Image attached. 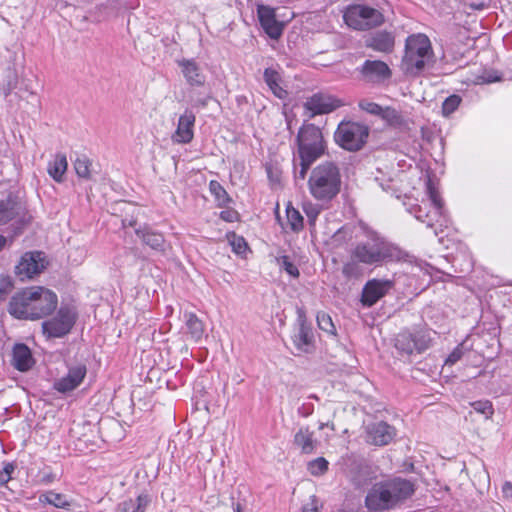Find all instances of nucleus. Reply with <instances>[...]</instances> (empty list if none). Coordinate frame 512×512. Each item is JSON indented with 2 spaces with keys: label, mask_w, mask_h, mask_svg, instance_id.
Wrapping results in <instances>:
<instances>
[{
  "label": "nucleus",
  "mask_w": 512,
  "mask_h": 512,
  "mask_svg": "<svg viewBox=\"0 0 512 512\" xmlns=\"http://www.w3.org/2000/svg\"><path fill=\"white\" fill-rule=\"evenodd\" d=\"M316 319L318 327L321 330L331 335L336 334V328L329 314L325 312H318Z\"/></svg>",
  "instance_id": "nucleus-38"
},
{
  "label": "nucleus",
  "mask_w": 512,
  "mask_h": 512,
  "mask_svg": "<svg viewBox=\"0 0 512 512\" xmlns=\"http://www.w3.org/2000/svg\"><path fill=\"white\" fill-rule=\"evenodd\" d=\"M238 213L233 209H226L220 212V218L226 222H234L237 220Z\"/></svg>",
  "instance_id": "nucleus-50"
},
{
  "label": "nucleus",
  "mask_w": 512,
  "mask_h": 512,
  "mask_svg": "<svg viewBox=\"0 0 512 512\" xmlns=\"http://www.w3.org/2000/svg\"><path fill=\"white\" fill-rule=\"evenodd\" d=\"M32 305L34 308V317L36 319L50 315L57 307L58 297L53 291L44 287H31Z\"/></svg>",
  "instance_id": "nucleus-12"
},
{
  "label": "nucleus",
  "mask_w": 512,
  "mask_h": 512,
  "mask_svg": "<svg viewBox=\"0 0 512 512\" xmlns=\"http://www.w3.org/2000/svg\"><path fill=\"white\" fill-rule=\"evenodd\" d=\"M434 61V52L429 37L423 33L409 35L405 40L401 70L406 75L418 76Z\"/></svg>",
  "instance_id": "nucleus-3"
},
{
  "label": "nucleus",
  "mask_w": 512,
  "mask_h": 512,
  "mask_svg": "<svg viewBox=\"0 0 512 512\" xmlns=\"http://www.w3.org/2000/svg\"><path fill=\"white\" fill-rule=\"evenodd\" d=\"M296 314L292 341L298 351L308 353L312 350L314 343L312 327L307 321L306 311L303 307H297Z\"/></svg>",
  "instance_id": "nucleus-11"
},
{
  "label": "nucleus",
  "mask_w": 512,
  "mask_h": 512,
  "mask_svg": "<svg viewBox=\"0 0 512 512\" xmlns=\"http://www.w3.org/2000/svg\"><path fill=\"white\" fill-rule=\"evenodd\" d=\"M499 79L500 78L498 76H494L492 73H488V74L485 73L478 77L477 83H481V84L493 83V82L498 81Z\"/></svg>",
  "instance_id": "nucleus-51"
},
{
  "label": "nucleus",
  "mask_w": 512,
  "mask_h": 512,
  "mask_svg": "<svg viewBox=\"0 0 512 512\" xmlns=\"http://www.w3.org/2000/svg\"><path fill=\"white\" fill-rule=\"evenodd\" d=\"M68 162L63 153L55 154L54 158L48 163L47 172L56 182L61 183L67 170Z\"/></svg>",
  "instance_id": "nucleus-29"
},
{
  "label": "nucleus",
  "mask_w": 512,
  "mask_h": 512,
  "mask_svg": "<svg viewBox=\"0 0 512 512\" xmlns=\"http://www.w3.org/2000/svg\"><path fill=\"white\" fill-rule=\"evenodd\" d=\"M177 64L189 85L200 87L205 84V75L195 59L183 58L177 60Z\"/></svg>",
  "instance_id": "nucleus-21"
},
{
  "label": "nucleus",
  "mask_w": 512,
  "mask_h": 512,
  "mask_svg": "<svg viewBox=\"0 0 512 512\" xmlns=\"http://www.w3.org/2000/svg\"><path fill=\"white\" fill-rule=\"evenodd\" d=\"M314 162H307L303 161L302 159H299V167L297 166V163L294 164V175L296 179L304 180L306 178V174L310 168V166Z\"/></svg>",
  "instance_id": "nucleus-48"
},
{
  "label": "nucleus",
  "mask_w": 512,
  "mask_h": 512,
  "mask_svg": "<svg viewBox=\"0 0 512 512\" xmlns=\"http://www.w3.org/2000/svg\"><path fill=\"white\" fill-rule=\"evenodd\" d=\"M32 295H34V293H31L30 288L16 293L9 303L10 314L18 319L35 320L33 314L34 308L31 301Z\"/></svg>",
  "instance_id": "nucleus-18"
},
{
  "label": "nucleus",
  "mask_w": 512,
  "mask_h": 512,
  "mask_svg": "<svg viewBox=\"0 0 512 512\" xmlns=\"http://www.w3.org/2000/svg\"><path fill=\"white\" fill-rule=\"evenodd\" d=\"M502 491L506 497L512 498V483L505 482Z\"/></svg>",
  "instance_id": "nucleus-54"
},
{
  "label": "nucleus",
  "mask_w": 512,
  "mask_h": 512,
  "mask_svg": "<svg viewBox=\"0 0 512 512\" xmlns=\"http://www.w3.org/2000/svg\"><path fill=\"white\" fill-rule=\"evenodd\" d=\"M230 245L233 252H235L237 255L245 254L248 249V245L245 239L241 236H237L236 234L232 235V238L230 239Z\"/></svg>",
  "instance_id": "nucleus-43"
},
{
  "label": "nucleus",
  "mask_w": 512,
  "mask_h": 512,
  "mask_svg": "<svg viewBox=\"0 0 512 512\" xmlns=\"http://www.w3.org/2000/svg\"><path fill=\"white\" fill-rule=\"evenodd\" d=\"M264 81L270 91L279 99H285L288 92L281 86L282 78L278 71L273 68L264 70Z\"/></svg>",
  "instance_id": "nucleus-28"
},
{
  "label": "nucleus",
  "mask_w": 512,
  "mask_h": 512,
  "mask_svg": "<svg viewBox=\"0 0 512 512\" xmlns=\"http://www.w3.org/2000/svg\"><path fill=\"white\" fill-rule=\"evenodd\" d=\"M74 169L78 177L87 180L92 178L91 162L87 157H78L74 162Z\"/></svg>",
  "instance_id": "nucleus-35"
},
{
  "label": "nucleus",
  "mask_w": 512,
  "mask_h": 512,
  "mask_svg": "<svg viewBox=\"0 0 512 512\" xmlns=\"http://www.w3.org/2000/svg\"><path fill=\"white\" fill-rule=\"evenodd\" d=\"M46 263L44 253L39 251L27 252L16 265L15 273L22 281L31 279L44 270Z\"/></svg>",
  "instance_id": "nucleus-13"
},
{
  "label": "nucleus",
  "mask_w": 512,
  "mask_h": 512,
  "mask_svg": "<svg viewBox=\"0 0 512 512\" xmlns=\"http://www.w3.org/2000/svg\"><path fill=\"white\" fill-rule=\"evenodd\" d=\"M39 502L43 505H52L55 508L68 510L72 505V500L63 493L48 490L39 495Z\"/></svg>",
  "instance_id": "nucleus-27"
},
{
  "label": "nucleus",
  "mask_w": 512,
  "mask_h": 512,
  "mask_svg": "<svg viewBox=\"0 0 512 512\" xmlns=\"http://www.w3.org/2000/svg\"><path fill=\"white\" fill-rule=\"evenodd\" d=\"M472 407L476 412L483 414L486 418L493 414V406L488 400L473 402Z\"/></svg>",
  "instance_id": "nucleus-45"
},
{
  "label": "nucleus",
  "mask_w": 512,
  "mask_h": 512,
  "mask_svg": "<svg viewBox=\"0 0 512 512\" xmlns=\"http://www.w3.org/2000/svg\"><path fill=\"white\" fill-rule=\"evenodd\" d=\"M360 72L363 79L370 83H380L391 77L389 66L381 60H366Z\"/></svg>",
  "instance_id": "nucleus-19"
},
{
  "label": "nucleus",
  "mask_w": 512,
  "mask_h": 512,
  "mask_svg": "<svg viewBox=\"0 0 512 512\" xmlns=\"http://www.w3.org/2000/svg\"><path fill=\"white\" fill-rule=\"evenodd\" d=\"M415 492L412 481L401 477L377 482L368 490L365 506L371 512L393 510Z\"/></svg>",
  "instance_id": "nucleus-1"
},
{
  "label": "nucleus",
  "mask_w": 512,
  "mask_h": 512,
  "mask_svg": "<svg viewBox=\"0 0 512 512\" xmlns=\"http://www.w3.org/2000/svg\"><path fill=\"white\" fill-rule=\"evenodd\" d=\"M15 470V465L12 462H8L4 465L0 471V485H6L12 478V473Z\"/></svg>",
  "instance_id": "nucleus-49"
},
{
  "label": "nucleus",
  "mask_w": 512,
  "mask_h": 512,
  "mask_svg": "<svg viewBox=\"0 0 512 512\" xmlns=\"http://www.w3.org/2000/svg\"><path fill=\"white\" fill-rule=\"evenodd\" d=\"M303 210L307 216L309 225L314 226L321 212L320 206L311 202H306L303 204Z\"/></svg>",
  "instance_id": "nucleus-42"
},
{
  "label": "nucleus",
  "mask_w": 512,
  "mask_h": 512,
  "mask_svg": "<svg viewBox=\"0 0 512 512\" xmlns=\"http://www.w3.org/2000/svg\"><path fill=\"white\" fill-rule=\"evenodd\" d=\"M298 158L307 162H315L325 152V144L321 130L314 124L300 128L297 135Z\"/></svg>",
  "instance_id": "nucleus-6"
},
{
  "label": "nucleus",
  "mask_w": 512,
  "mask_h": 512,
  "mask_svg": "<svg viewBox=\"0 0 512 512\" xmlns=\"http://www.w3.org/2000/svg\"><path fill=\"white\" fill-rule=\"evenodd\" d=\"M343 18L350 28L359 31L370 30L384 22V16L379 10L364 4L349 5Z\"/></svg>",
  "instance_id": "nucleus-7"
},
{
  "label": "nucleus",
  "mask_w": 512,
  "mask_h": 512,
  "mask_svg": "<svg viewBox=\"0 0 512 512\" xmlns=\"http://www.w3.org/2000/svg\"><path fill=\"white\" fill-rule=\"evenodd\" d=\"M412 334L413 341L415 342V351L421 353L429 348L431 342L429 331L420 329L412 332Z\"/></svg>",
  "instance_id": "nucleus-34"
},
{
  "label": "nucleus",
  "mask_w": 512,
  "mask_h": 512,
  "mask_svg": "<svg viewBox=\"0 0 512 512\" xmlns=\"http://www.w3.org/2000/svg\"><path fill=\"white\" fill-rule=\"evenodd\" d=\"M6 244V238L2 235H0V250L5 246Z\"/></svg>",
  "instance_id": "nucleus-57"
},
{
  "label": "nucleus",
  "mask_w": 512,
  "mask_h": 512,
  "mask_svg": "<svg viewBox=\"0 0 512 512\" xmlns=\"http://www.w3.org/2000/svg\"><path fill=\"white\" fill-rule=\"evenodd\" d=\"M464 355L463 343L457 345L445 360L444 366H453Z\"/></svg>",
  "instance_id": "nucleus-46"
},
{
  "label": "nucleus",
  "mask_w": 512,
  "mask_h": 512,
  "mask_svg": "<svg viewBox=\"0 0 512 512\" xmlns=\"http://www.w3.org/2000/svg\"><path fill=\"white\" fill-rule=\"evenodd\" d=\"M136 235L142 240L143 244L156 252H164L167 247L164 236L154 231L150 226L144 225L135 229Z\"/></svg>",
  "instance_id": "nucleus-22"
},
{
  "label": "nucleus",
  "mask_w": 512,
  "mask_h": 512,
  "mask_svg": "<svg viewBox=\"0 0 512 512\" xmlns=\"http://www.w3.org/2000/svg\"><path fill=\"white\" fill-rule=\"evenodd\" d=\"M66 368L67 373L53 383V389L61 394L76 390L87 375V366L83 361L67 362Z\"/></svg>",
  "instance_id": "nucleus-10"
},
{
  "label": "nucleus",
  "mask_w": 512,
  "mask_h": 512,
  "mask_svg": "<svg viewBox=\"0 0 512 512\" xmlns=\"http://www.w3.org/2000/svg\"><path fill=\"white\" fill-rule=\"evenodd\" d=\"M184 319L187 332L191 339L195 342L200 341L205 331L203 322L192 312H186L184 314Z\"/></svg>",
  "instance_id": "nucleus-30"
},
{
  "label": "nucleus",
  "mask_w": 512,
  "mask_h": 512,
  "mask_svg": "<svg viewBox=\"0 0 512 512\" xmlns=\"http://www.w3.org/2000/svg\"><path fill=\"white\" fill-rule=\"evenodd\" d=\"M302 512H319L318 503L315 496L311 497V502L303 507Z\"/></svg>",
  "instance_id": "nucleus-52"
},
{
  "label": "nucleus",
  "mask_w": 512,
  "mask_h": 512,
  "mask_svg": "<svg viewBox=\"0 0 512 512\" xmlns=\"http://www.w3.org/2000/svg\"><path fill=\"white\" fill-rule=\"evenodd\" d=\"M207 104L206 100L205 99H202V100H197L195 102V106H201V107H205Z\"/></svg>",
  "instance_id": "nucleus-56"
},
{
  "label": "nucleus",
  "mask_w": 512,
  "mask_h": 512,
  "mask_svg": "<svg viewBox=\"0 0 512 512\" xmlns=\"http://www.w3.org/2000/svg\"><path fill=\"white\" fill-rule=\"evenodd\" d=\"M379 117L386 121L389 125H395L400 122L401 116L399 112L392 107H382Z\"/></svg>",
  "instance_id": "nucleus-41"
},
{
  "label": "nucleus",
  "mask_w": 512,
  "mask_h": 512,
  "mask_svg": "<svg viewBox=\"0 0 512 512\" xmlns=\"http://www.w3.org/2000/svg\"><path fill=\"white\" fill-rule=\"evenodd\" d=\"M394 287V282L388 279H371L362 289L361 303L365 307H372Z\"/></svg>",
  "instance_id": "nucleus-15"
},
{
  "label": "nucleus",
  "mask_w": 512,
  "mask_h": 512,
  "mask_svg": "<svg viewBox=\"0 0 512 512\" xmlns=\"http://www.w3.org/2000/svg\"><path fill=\"white\" fill-rule=\"evenodd\" d=\"M278 265L293 278L299 277L297 266L290 260L289 256L283 255L277 258Z\"/></svg>",
  "instance_id": "nucleus-40"
},
{
  "label": "nucleus",
  "mask_w": 512,
  "mask_h": 512,
  "mask_svg": "<svg viewBox=\"0 0 512 512\" xmlns=\"http://www.w3.org/2000/svg\"><path fill=\"white\" fill-rule=\"evenodd\" d=\"M358 106L361 110L365 111L368 114L379 116L382 106L379 104L372 102L367 99H362L359 101Z\"/></svg>",
  "instance_id": "nucleus-44"
},
{
  "label": "nucleus",
  "mask_w": 512,
  "mask_h": 512,
  "mask_svg": "<svg viewBox=\"0 0 512 512\" xmlns=\"http://www.w3.org/2000/svg\"><path fill=\"white\" fill-rule=\"evenodd\" d=\"M461 102H462V98L459 95H457V94L450 95L442 103V114L445 117H449L451 114H453L458 109Z\"/></svg>",
  "instance_id": "nucleus-37"
},
{
  "label": "nucleus",
  "mask_w": 512,
  "mask_h": 512,
  "mask_svg": "<svg viewBox=\"0 0 512 512\" xmlns=\"http://www.w3.org/2000/svg\"><path fill=\"white\" fill-rule=\"evenodd\" d=\"M267 173L271 181H278V178L273 175L271 168H267Z\"/></svg>",
  "instance_id": "nucleus-55"
},
{
  "label": "nucleus",
  "mask_w": 512,
  "mask_h": 512,
  "mask_svg": "<svg viewBox=\"0 0 512 512\" xmlns=\"http://www.w3.org/2000/svg\"><path fill=\"white\" fill-rule=\"evenodd\" d=\"M196 117L191 110L186 109L179 117L177 128L172 135V140L179 144H188L194 137V125Z\"/></svg>",
  "instance_id": "nucleus-20"
},
{
  "label": "nucleus",
  "mask_w": 512,
  "mask_h": 512,
  "mask_svg": "<svg viewBox=\"0 0 512 512\" xmlns=\"http://www.w3.org/2000/svg\"><path fill=\"white\" fill-rule=\"evenodd\" d=\"M395 347L400 352L408 355L412 354L415 351L412 332L408 330L401 331L395 339Z\"/></svg>",
  "instance_id": "nucleus-31"
},
{
  "label": "nucleus",
  "mask_w": 512,
  "mask_h": 512,
  "mask_svg": "<svg viewBox=\"0 0 512 512\" xmlns=\"http://www.w3.org/2000/svg\"><path fill=\"white\" fill-rule=\"evenodd\" d=\"M343 105L340 99L319 92L306 99L304 108L309 112L310 117H314L316 115L328 114Z\"/></svg>",
  "instance_id": "nucleus-14"
},
{
  "label": "nucleus",
  "mask_w": 512,
  "mask_h": 512,
  "mask_svg": "<svg viewBox=\"0 0 512 512\" xmlns=\"http://www.w3.org/2000/svg\"><path fill=\"white\" fill-rule=\"evenodd\" d=\"M396 436V429L384 421L366 426V441L375 446L388 445Z\"/></svg>",
  "instance_id": "nucleus-17"
},
{
  "label": "nucleus",
  "mask_w": 512,
  "mask_h": 512,
  "mask_svg": "<svg viewBox=\"0 0 512 512\" xmlns=\"http://www.w3.org/2000/svg\"><path fill=\"white\" fill-rule=\"evenodd\" d=\"M209 191L219 207H225L231 202V198L225 188L216 180L209 183Z\"/></svg>",
  "instance_id": "nucleus-32"
},
{
  "label": "nucleus",
  "mask_w": 512,
  "mask_h": 512,
  "mask_svg": "<svg viewBox=\"0 0 512 512\" xmlns=\"http://www.w3.org/2000/svg\"><path fill=\"white\" fill-rule=\"evenodd\" d=\"M370 133L368 125L351 120H343L334 133L335 142L347 151H359L366 144Z\"/></svg>",
  "instance_id": "nucleus-5"
},
{
  "label": "nucleus",
  "mask_w": 512,
  "mask_h": 512,
  "mask_svg": "<svg viewBox=\"0 0 512 512\" xmlns=\"http://www.w3.org/2000/svg\"><path fill=\"white\" fill-rule=\"evenodd\" d=\"M286 217L290 229L293 232H299L303 229L304 219L301 213L291 204L286 207Z\"/></svg>",
  "instance_id": "nucleus-33"
},
{
  "label": "nucleus",
  "mask_w": 512,
  "mask_h": 512,
  "mask_svg": "<svg viewBox=\"0 0 512 512\" xmlns=\"http://www.w3.org/2000/svg\"><path fill=\"white\" fill-rule=\"evenodd\" d=\"M150 503V495L141 493L135 499L129 498L119 503L116 507V512H146Z\"/></svg>",
  "instance_id": "nucleus-25"
},
{
  "label": "nucleus",
  "mask_w": 512,
  "mask_h": 512,
  "mask_svg": "<svg viewBox=\"0 0 512 512\" xmlns=\"http://www.w3.org/2000/svg\"><path fill=\"white\" fill-rule=\"evenodd\" d=\"M76 317L77 313L74 308L62 305L52 319L43 322V331L50 337H62L70 332L75 324Z\"/></svg>",
  "instance_id": "nucleus-9"
},
{
  "label": "nucleus",
  "mask_w": 512,
  "mask_h": 512,
  "mask_svg": "<svg viewBox=\"0 0 512 512\" xmlns=\"http://www.w3.org/2000/svg\"><path fill=\"white\" fill-rule=\"evenodd\" d=\"M328 465L329 463L325 458L319 457L308 463V470L312 475L319 476L328 470Z\"/></svg>",
  "instance_id": "nucleus-39"
},
{
  "label": "nucleus",
  "mask_w": 512,
  "mask_h": 512,
  "mask_svg": "<svg viewBox=\"0 0 512 512\" xmlns=\"http://www.w3.org/2000/svg\"><path fill=\"white\" fill-rule=\"evenodd\" d=\"M308 187L310 194L319 201L328 202L340 192L341 174L333 162H323L311 172Z\"/></svg>",
  "instance_id": "nucleus-4"
},
{
  "label": "nucleus",
  "mask_w": 512,
  "mask_h": 512,
  "mask_svg": "<svg viewBox=\"0 0 512 512\" xmlns=\"http://www.w3.org/2000/svg\"><path fill=\"white\" fill-rule=\"evenodd\" d=\"M34 363V358L28 346L19 343L13 347L12 365L15 369L26 372L33 367Z\"/></svg>",
  "instance_id": "nucleus-24"
},
{
  "label": "nucleus",
  "mask_w": 512,
  "mask_h": 512,
  "mask_svg": "<svg viewBox=\"0 0 512 512\" xmlns=\"http://www.w3.org/2000/svg\"><path fill=\"white\" fill-rule=\"evenodd\" d=\"M427 194L429 196L432 210H427V204L424 206L418 205L412 209V213L415 218L423 223H426L428 227H434V221H439L444 218V203L440 196V193L435 184L429 179L427 181Z\"/></svg>",
  "instance_id": "nucleus-8"
},
{
  "label": "nucleus",
  "mask_w": 512,
  "mask_h": 512,
  "mask_svg": "<svg viewBox=\"0 0 512 512\" xmlns=\"http://www.w3.org/2000/svg\"><path fill=\"white\" fill-rule=\"evenodd\" d=\"M352 257L365 265L379 266L388 262L405 261L408 254L383 238L372 237L358 243L352 251Z\"/></svg>",
  "instance_id": "nucleus-2"
},
{
  "label": "nucleus",
  "mask_w": 512,
  "mask_h": 512,
  "mask_svg": "<svg viewBox=\"0 0 512 512\" xmlns=\"http://www.w3.org/2000/svg\"><path fill=\"white\" fill-rule=\"evenodd\" d=\"M257 17L262 29L271 39L280 38L284 25L277 20L276 11L273 7L257 4Z\"/></svg>",
  "instance_id": "nucleus-16"
},
{
  "label": "nucleus",
  "mask_w": 512,
  "mask_h": 512,
  "mask_svg": "<svg viewBox=\"0 0 512 512\" xmlns=\"http://www.w3.org/2000/svg\"><path fill=\"white\" fill-rule=\"evenodd\" d=\"M13 288V281L10 276L0 275V300H3Z\"/></svg>",
  "instance_id": "nucleus-47"
},
{
  "label": "nucleus",
  "mask_w": 512,
  "mask_h": 512,
  "mask_svg": "<svg viewBox=\"0 0 512 512\" xmlns=\"http://www.w3.org/2000/svg\"><path fill=\"white\" fill-rule=\"evenodd\" d=\"M325 426H328V424L327 423L326 424L325 423H321L319 425V429L322 430V429H324Z\"/></svg>",
  "instance_id": "nucleus-59"
},
{
  "label": "nucleus",
  "mask_w": 512,
  "mask_h": 512,
  "mask_svg": "<svg viewBox=\"0 0 512 512\" xmlns=\"http://www.w3.org/2000/svg\"><path fill=\"white\" fill-rule=\"evenodd\" d=\"M294 444L304 454H311L317 447V440L314 439V432L309 427H301L294 435Z\"/></svg>",
  "instance_id": "nucleus-26"
},
{
  "label": "nucleus",
  "mask_w": 512,
  "mask_h": 512,
  "mask_svg": "<svg viewBox=\"0 0 512 512\" xmlns=\"http://www.w3.org/2000/svg\"><path fill=\"white\" fill-rule=\"evenodd\" d=\"M233 512H242L241 505L239 503L234 505Z\"/></svg>",
  "instance_id": "nucleus-58"
},
{
  "label": "nucleus",
  "mask_w": 512,
  "mask_h": 512,
  "mask_svg": "<svg viewBox=\"0 0 512 512\" xmlns=\"http://www.w3.org/2000/svg\"><path fill=\"white\" fill-rule=\"evenodd\" d=\"M56 480V475L52 472H44L41 476L40 483L41 484H51Z\"/></svg>",
  "instance_id": "nucleus-53"
},
{
  "label": "nucleus",
  "mask_w": 512,
  "mask_h": 512,
  "mask_svg": "<svg viewBox=\"0 0 512 512\" xmlns=\"http://www.w3.org/2000/svg\"><path fill=\"white\" fill-rule=\"evenodd\" d=\"M360 262L352 257V260L346 262L342 267V274L347 279H357L362 276Z\"/></svg>",
  "instance_id": "nucleus-36"
},
{
  "label": "nucleus",
  "mask_w": 512,
  "mask_h": 512,
  "mask_svg": "<svg viewBox=\"0 0 512 512\" xmlns=\"http://www.w3.org/2000/svg\"><path fill=\"white\" fill-rule=\"evenodd\" d=\"M366 46L378 52H391L394 48L395 37L391 32L380 30L370 34Z\"/></svg>",
  "instance_id": "nucleus-23"
}]
</instances>
